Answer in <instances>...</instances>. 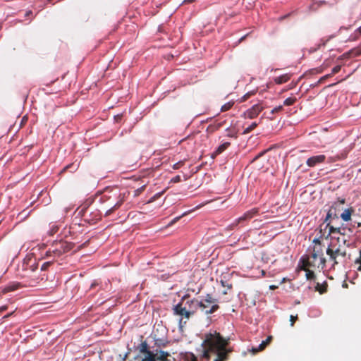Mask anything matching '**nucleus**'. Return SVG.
Instances as JSON below:
<instances>
[{
	"label": "nucleus",
	"mask_w": 361,
	"mask_h": 361,
	"mask_svg": "<svg viewBox=\"0 0 361 361\" xmlns=\"http://www.w3.org/2000/svg\"><path fill=\"white\" fill-rule=\"evenodd\" d=\"M340 70H341V66H335V67L333 68L332 72H333V73H338Z\"/></svg>",
	"instance_id": "nucleus-26"
},
{
	"label": "nucleus",
	"mask_w": 361,
	"mask_h": 361,
	"mask_svg": "<svg viewBox=\"0 0 361 361\" xmlns=\"http://www.w3.org/2000/svg\"><path fill=\"white\" fill-rule=\"evenodd\" d=\"M352 212L350 209H345L341 214V219L345 221L350 220Z\"/></svg>",
	"instance_id": "nucleus-12"
},
{
	"label": "nucleus",
	"mask_w": 361,
	"mask_h": 361,
	"mask_svg": "<svg viewBox=\"0 0 361 361\" xmlns=\"http://www.w3.org/2000/svg\"><path fill=\"white\" fill-rule=\"evenodd\" d=\"M7 310V306L6 305H4V306H2L0 307V312H2V311H4Z\"/></svg>",
	"instance_id": "nucleus-27"
},
{
	"label": "nucleus",
	"mask_w": 361,
	"mask_h": 361,
	"mask_svg": "<svg viewBox=\"0 0 361 361\" xmlns=\"http://www.w3.org/2000/svg\"><path fill=\"white\" fill-rule=\"evenodd\" d=\"M191 304L193 305L196 309L200 307L202 311L204 312L206 314H212L219 308L216 300L209 295H207L201 301L197 300H191Z\"/></svg>",
	"instance_id": "nucleus-2"
},
{
	"label": "nucleus",
	"mask_w": 361,
	"mask_h": 361,
	"mask_svg": "<svg viewBox=\"0 0 361 361\" xmlns=\"http://www.w3.org/2000/svg\"><path fill=\"white\" fill-rule=\"evenodd\" d=\"M317 290L320 293H323L326 291L325 286H319V284L317 286Z\"/></svg>",
	"instance_id": "nucleus-21"
},
{
	"label": "nucleus",
	"mask_w": 361,
	"mask_h": 361,
	"mask_svg": "<svg viewBox=\"0 0 361 361\" xmlns=\"http://www.w3.org/2000/svg\"><path fill=\"white\" fill-rule=\"evenodd\" d=\"M312 257L317 261L318 259L317 266L319 267H322V269L324 267L326 263L325 258L323 257L322 250L321 248V245L319 243L316 244L314 246L313 252L312 254Z\"/></svg>",
	"instance_id": "nucleus-5"
},
{
	"label": "nucleus",
	"mask_w": 361,
	"mask_h": 361,
	"mask_svg": "<svg viewBox=\"0 0 361 361\" xmlns=\"http://www.w3.org/2000/svg\"><path fill=\"white\" fill-rule=\"evenodd\" d=\"M263 109V106L260 104H255L244 113L245 117L250 119L254 118L259 115Z\"/></svg>",
	"instance_id": "nucleus-6"
},
{
	"label": "nucleus",
	"mask_w": 361,
	"mask_h": 361,
	"mask_svg": "<svg viewBox=\"0 0 361 361\" xmlns=\"http://www.w3.org/2000/svg\"><path fill=\"white\" fill-rule=\"evenodd\" d=\"M192 0H185V1L191 2Z\"/></svg>",
	"instance_id": "nucleus-32"
},
{
	"label": "nucleus",
	"mask_w": 361,
	"mask_h": 361,
	"mask_svg": "<svg viewBox=\"0 0 361 361\" xmlns=\"http://www.w3.org/2000/svg\"><path fill=\"white\" fill-rule=\"evenodd\" d=\"M18 284H17V283L9 285L4 288L3 293H6L9 291L15 290L18 288Z\"/></svg>",
	"instance_id": "nucleus-14"
},
{
	"label": "nucleus",
	"mask_w": 361,
	"mask_h": 361,
	"mask_svg": "<svg viewBox=\"0 0 361 361\" xmlns=\"http://www.w3.org/2000/svg\"><path fill=\"white\" fill-rule=\"evenodd\" d=\"M262 276H264L265 274V272L264 270H262Z\"/></svg>",
	"instance_id": "nucleus-31"
},
{
	"label": "nucleus",
	"mask_w": 361,
	"mask_h": 361,
	"mask_svg": "<svg viewBox=\"0 0 361 361\" xmlns=\"http://www.w3.org/2000/svg\"><path fill=\"white\" fill-rule=\"evenodd\" d=\"M142 361H166L165 360L162 359H155V357L150 355V354H146L145 357L142 359Z\"/></svg>",
	"instance_id": "nucleus-15"
},
{
	"label": "nucleus",
	"mask_w": 361,
	"mask_h": 361,
	"mask_svg": "<svg viewBox=\"0 0 361 361\" xmlns=\"http://www.w3.org/2000/svg\"><path fill=\"white\" fill-rule=\"evenodd\" d=\"M162 192H159V193H157L156 195H154L153 197H152L149 201L147 202V203H151L152 202H154L156 199L159 198L161 195Z\"/></svg>",
	"instance_id": "nucleus-19"
},
{
	"label": "nucleus",
	"mask_w": 361,
	"mask_h": 361,
	"mask_svg": "<svg viewBox=\"0 0 361 361\" xmlns=\"http://www.w3.org/2000/svg\"><path fill=\"white\" fill-rule=\"evenodd\" d=\"M332 231H333V228H332V227H331V228H330V231L331 232Z\"/></svg>",
	"instance_id": "nucleus-33"
},
{
	"label": "nucleus",
	"mask_w": 361,
	"mask_h": 361,
	"mask_svg": "<svg viewBox=\"0 0 361 361\" xmlns=\"http://www.w3.org/2000/svg\"><path fill=\"white\" fill-rule=\"evenodd\" d=\"M330 212H331V211H329V212H328V214H327V217H329V216H331V213H330Z\"/></svg>",
	"instance_id": "nucleus-30"
},
{
	"label": "nucleus",
	"mask_w": 361,
	"mask_h": 361,
	"mask_svg": "<svg viewBox=\"0 0 361 361\" xmlns=\"http://www.w3.org/2000/svg\"><path fill=\"white\" fill-rule=\"evenodd\" d=\"M326 254L329 256L331 260L337 264L338 258L344 257L346 252L344 247L339 244L338 240H333L326 250Z\"/></svg>",
	"instance_id": "nucleus-3"
},
{
	"label": "nucleus",
	"mask_w": 361,
	"mask_h": 361,
	"mask_svg": "<svg viewBox=\"0 0 361 361\" xmlns=\"http://www.w3.org/2000/svg\"><path fill=\"white\" fill-rule=\"evenodd\" d=\"M290 79L288 74H284L274 78V82L277 84H282L286 82Z\"/></svg>",
	"instance_id": "nucleus-10"
},
{
	"label": "nucleus",
	"mask_w": 361,
	"mask_h": 361,
	"mask_svg": "<svg viewBox=\"0 0 361 361\" xmlns=\"http://www.w3.org/2000/svg\"><path fill=\"white\" fill-rule=\"evenodd\" d=\"M281 109H282V106H279L277 107H275L274 109H272L271 114L277 113V112L280 111Z\"/></svg>",
	"instance_id": "nucleus-25"
},
{
	"label": "nucleus",
	"mask_w": 361,
	"mask_h": 361,
	"mask_svg": "<svg viewBox=\"0 0 361 361\" xmlns=\"http://www.w3.org/2000/svg\"><path fill=\"white\" fill-rule=\"evenodd\" d=\"M228 341L221 336L216 331L210 332L205 335V339L201 346V354L202 358L209 360V353L212 352L216 355L214 361H224L227 358L228 350L226 345Z\"/></svg>",
	"instance_id": "nucleus-1"
},
{
	"label": "nucleus",
	"mask_w": 361,
	"mask_h": 361,
	"mask_svg": "<svg viewBox=\"0 0 361 361\" xmlns=\"http://www.w3.org/2000/svg\"><path fill=\"white\" fill-rule=\"evenodd\" d=\"M295 102V99H293V98H287L285 101H284V104L286 105V106H289V105H292Z\"/></svg>",
	"instance_id": "nucleus-20"
},
{
	"label": "nucleus",
	"mask_w": 361,
	"mask_h": 361,
	"mask_svg": "<svg viewBox=\"0 0 361 361\" xmlns=\"http://www.w3.org/2000/svg\"><path fill=\"white\" fill-rule=\"evenodd\" d=\"M229 145V142H225L222 145H221L216 151L213 153L212 157H216V155L221 154L222 152H224Z\"/></svg>",
	"instance_id": "nucleus-11"
},
{
	"label": "nucleus",
	"mask_w": 361,
	"mask_h": 361,
	"mask_svg": "<svg viewBox=\"0 0 361 361\" xmlns=\"http://www.w3.org/2000/svg\"><path fill=\"white\" fill-rule=\"evenodd\" d=\"M10 316V314H7L6 316H5V317H8Z\"/></svg>",
	"instance_id": "nucleus-34"
},
{
	"label": "nucleus",
	"mask_w": 361,
	"mask_h": 361,
	"mask_svg": "<svg viewBox=\"0 0 361 361\" xmlns=\"http://www.w3.org/2000/svg\"><path fill=\"white\" fill-rule=\"evenodd\" d=\"M356 33L361 35V26L356 30Z\"/></svg>",
	"instance_id": "nucleus-29"
},
{
	"label": "nucleus",
	"mask_w": 361,
	"mask_h": 361,
	"mask_svg": "<svg viewBox=\"0 0 361 361\" xmlns=\"http://www.w3.org/2000/svg\"><path fill=\"white\" fill-rule=\"evenodd\" d=\"M269 288H270L271 290H274V289L277 288V286H275V285H271V286H269Z\"/></svg>",
	"instance_id": "nucleus-28"
},
{
	"label": "nucleus",
	"mask_w": 361,
	"mask_h": 361,
	"mask_svg": "<svg viewBox=\"0 0 361 361\" xmlns=\"http://www.w3.org/2000/svg\"><path fill=\"white\" fill-rule=\"evenodd\" d=\"M233 105V102H228V103L225 104L224 105H223L221 106V111H228V109H230L231 108V106Z\"/></svg>",
	"instance_id": "nucleus-18"
},
{
	"label": "nucleus",
	"mask_w": 361,
	"mask_h": 361,
	"mask_svg": "<svg viewBox=\"0 0 361 361\" xmlns=\"http://www.w3.org/2000/svg\"><path fill=\"white\" fill-rule=\"evenodd\" d=\"M325 158V156L323 154L312 157L307 160V164L310 167H313L318 164L324 162Z\"/></svg>",
	"instance_id": "nucleus-7"
},
{
	"label": "nucleus",
	"mask_w": 361,
	"mask_h": 361,
	"mask_svg": "<svg viewBox=\"0 0 361 361\" xmlns=\"http://www.w3.org/2000/svg\"><path fill=\"white\" fill-rule=\"evenodd\" d=\"M297 319H298L297 316H293V315L290 316V321L291 326H293L294 325V323H295V322L296 321Z\"/></svg>",
	"instance_id": "nucleus-23"
},
{
	"label": "nucleus",
	"mask_w": 361,
	"mask_h": 361,
	"mask_svg": "<svg viewBox=\"0 0 361 361\" xmlns=\"http://www.w3.org/2000/svg\"><path fill=\"white\" fill-rule=\"evenodd\" d=\"M355 263L358 264L357 270L361 271V251L359 258L355 260Z\"/></svg>",
	"instance_id": "nucleus-22"
},
{
	"label": "nucleus",
	"mask_w": 361,
	"mask_h": 361,
	"mask_svg": "<svg viewBox=\"0 0 361 361\" xmlns=\"http://www.w3.org/2000/svg\"><path fill=\"white\" fill-rule=\"evenodd\" d=\"M181 356L185 360V361H196V357L191 353H185L181 354Z\"/></svg>",
	"instance_id": "nucleus-13"
},
{
	"label": "nucleus",
	"mask_w": 361,
	"mask_h": 361,
	"mask_svg": "<svg viewBox=\"0 0 361 361\" xmlns=\"http://www.w3.org/2000/svg\"><path fill=\"white\" fill-rule=\"evenodd\" d=\"M302 264L301 266V269L306 271L307 279H312L314 276V272L307 269V267L310 266V262H309L308 259H302Z\"/></svg>",
	"instance_id": "nucleus-8"
},
{
	"label": "nucleus",
	"mask_w": 361,
	"mask_h": 361,
	"mask_svg": "<svg viewBox=\"0 0 361 361\" xmlns=\"http://www.w3.org/2000/svg\"><path fill=\"white\" fill-rule=\"evenodd\" d=\"M255 212V211H251V212H247L246 214H245L243 216L240 217L238 219V222H240V221L242 220H244V219H247L248 218H251L252 217V214Z\"/></svg>",
	"instance_id": "nucleus-17"
},
{
	"label": "nucleus",
	"mask_w": 361,
	"mask_h": 361,
	"mask_svg": "<svg viewBox=\"0 0 361 361\" xmlns=\"http://www.w3.org/2000/svg\"><path fill=\"white\" fill-rule=\"evenodd\" d=\"M180 181V176H176L175 177H173L171 180V182L172 183H178Z\"/></svg>",
	"instance_id": "nucleus-24"
},
{
	"label": "nucleus",
	"mask_w": 361,
	"mask_h": 361,
	"mask_svg": "<svg viewBox=\"0 0 361 361\" xmlns=\"http://www.w3.org/2000/svg\"><path fill=\"white\" fill-rule=\"evenodd\" d=\"M257 126V123L254 122L250 126H249L247 128H246L244 131L243 134H247L250 132H251L256 126Z\"/></svg>",
	"instance_id": "nucleus-16"
},
{
	"label": "nucleus",
	"mask_w": 361,
	"mask_h": 361,
	"mask_svg": "<svg viewBox=\"0 0 361 361\" xmlns=\"http://www.w3.org/2000/svg\"><path fill=\"white\" fill-rule=\"evenodd\" d=\"M271 338V336H269L265 341H262V343L257 348H252L251 352L253 354H255L257 352L263 350L266 348V346L270 343Z\"/></svg>",
	"instance_id": "nucleus-9"
},
{
	"label": "nucleus",
	"mask_w": 361,
	"mask_h": 361,
	"mask_svg": "<svg viewBox=\"0 0 361 361\" xmlns=\"http://www.w3.org/2000/svg\"><path fill=\"white\" fill-rule=\"evenodd\" d=\"M174 312L176 314L184 316L186 319H188L191 314H192L196 308L191 304V300L188 301L185 306L183 307L182 303H179L174 307Z\"/></svg>",
	"instance_id": "nucleus-4"
}]
</instances>
